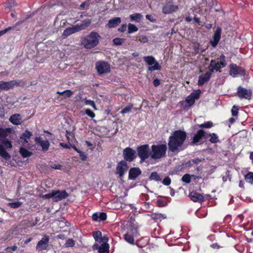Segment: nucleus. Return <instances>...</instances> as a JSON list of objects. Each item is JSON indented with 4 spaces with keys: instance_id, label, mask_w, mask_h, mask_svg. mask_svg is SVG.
I'll use <instances>...</instances> for the list:
<instances>
[{
    "instance_id": "obj_43",
    "label": "nucleus",
    "mask_w": 253,
    "mask_h": 253,
    "mask_svg": "<svg viewBox=\"0 0 253 253\" xmlns=\"http://www.w3.org/2000/svg\"><path fill=\"white\" fill-rule=\"evenodd\" d=\"M182 180L186 183H189L191 181L190 175L188 174H185L182 176Z\"/></svg>"
},
{
    "instance_id": "obj_55",
    "label": "nucleus",
    "mask_w": 253,
    "mask_h": 253,
    "mask_svg": "<svg viewBox=\"0 0 253 253\" xmlns=\"http://www.w3.org/2000/svg\"><path fill=\"white\" fill-rule=\"evenodd\" d=\"M50 167L55 169H60L61 166L60 164H53L51 165Z\"/></svg>"
},
{
    "instance_id": "obj_18",
    "label": "nucleus",
    "mask_w": 253,
    "mask_h": 253,
    "mask_svg": "<svg viewBox=\"0 0 253 253\" xmlns=\"http://www.w3.org/2000/svg\"><path fill=\"white\" fill-rule=\"evenodd\" d=\"M221 28L217 27L213 35V40L211 41L210 42L212 46L215 47L220 41L221 34Z\"/></svg>"
},
{
    "instance_id": "obj_58",
    "label": "nucleus",
    "mask_w": 253,
    "mask_h": 253,
    "mask_svg": "<svg viewBox=\"0 0 253 253\" xmlns=\"http://www.w3.org/2000/svg\"><path fill=\"white\" fill-rule=\"evenodd\" d=\"M5 131L2 128H0V138L5 137L6 136Z\"/></svg>"
},
{
    "instance_id": "obj_50",
    "label": "nucleus",
    "mask_w": 253,
    "mask_h": 253,
    "mask_svg": "<svg viewBox=\"0 0 253 253\" xmlns=\"http://www.w3.org/2000/svg\"><path fill=\"white\" fill-rule=\"evenodd\" d=\"M238 108L235 106H233V107H232V110H231L232 116H237L238 114Z\"/></svg>"
},
{
    "instance_id": "obj_37",
    "label": "nucleus",
    "mask_w": 253,
    "mask_h": 253,
    "mask_svg": "<svg viewBox=\"0 0 253 253\" xmlns=\"http://www.w3.org/2000/svg\"><path fill=\"white\" fill-rule=\"evenodd\" d=\"M246 180L251 184H253V172H249L245 176Z\"/></svg>"
},
{
    "instance_id": "obj_3",
    "label": "nucleus",
    "mask_w": 253,
    "mask_h": 253,
    "mask_svg": "<svg viewBox=\"0 0 253 253\" xmlns=\"http://www.w3.org/2000/svg\"><path fill=\"white\" fill-rule=\"evenodd\" d=\"M165 144L153 145L151 146L150 157L153 159H159L164 156L167 150Z\"/></svg>"
},
{
    "instance_id": "obj_46",
    "label": "nucleus",
    "mask_w": 253,
    "mask_h": 253,
    "mask_svg": "<svg viewBox=\"0 0 253 253\" xmlns=\"http://www.w3.org/2000/svg\"><path fill=\"white\" fill-rule=\"evenodd\" d=\"M128 232H130L134 237H137L138 236V230L136 227L132 228Z\"/></svg>"
},
{
    "instance_id": "obj_61",
    "label": "nucleus",
    "mask_w": 253,
    "mask_h": 253,
    "mask_svg": "<svg viewBox=\"0 0 253 253\" xmlns=\"http://www.w3.org/2000/svg\"><path fill=\"white\" fill-rule=\"evenodd\" d=\"M79 153H80V156L82 160H85L86 159V156H85L84 152L81 151H79Z\"/></svg>"
},
{
    "instance_id": "obj_21",
    "label": "nucleus",
    "mask_w": 253,
    "mask_h": 253,
    "mask_svg": "<svg viewBox=\"0 0 253 253\" xmlns=\"http://www.w3.org/2000/svg\"><path fill=\"white\" fill-rule=\"evenodd\" d=\"M141 171L138 168H131L129 171L128 177L130 179L134 180L141 174Z\"/></svg>"
},
{
    "instance_id": "obj_59",
    "label": "nucleus",
    "mask_w": 253,
    "mask_h": 253,
    "mask_svg": "<svg viewBox=\"0 0 253 253\" xmlns=\"http://www.w3.org/2000/svg\"><path fill=\"white\" fill-rule=\"evenodd\" d=\"M126 29V25H123L119 29V31L121 32H124Z\"/></svg>"
},
{
    "instance_id": "obj_16",
    "label": "nucleus",
    "mask_w": 253,
    "mask_h": 253,
    "mask_svg": "<svg viewBox=\"0 0 253 253\" xmlns=\"http://www.w3.org/2000/svg\"><path fill=\"white\" fill-rule=\"evenodd\" d=\"M135 151L130 148H126L123 151V155L125 160L131 162L135 158Z\"/></svg>"
},
{
    "instance_id": "obj_62",
    "label": "nucleus",
    "mask_w": 253,
    "mask_h": 253,
    "mask_svg": "<svg viewBox=\"0 0 253 253\" xmlns=\"http://www.w3.org/2000/svg\"><path fill=\"white\" fill-rule=\"evenodd\" d=\"M146 18L150 20L151 22H154L155 21V19H154L153 17L148 14L146 15Z\"/></svg>"
},
{
    "instance_id": "obj_24",
    "label": "nucleus",
    "mask_w": 253,
    "mask_h": 253,
    "mask_svg": "<svg viewBox=\"0 0 253 253\" xmlns=\"http://www.w3.org/2000/svg\"><path fill=\"white\" fill-rule=\"evenodd\" d=\"M210 74L209 73H206L204 75H200L199 77L198 85H203L210 80Z\"/></svg>"
},
{
    "instance_id": "obj_8",
    "label": "nucleus",
    "mask_w": 253,
    "mask_h": 253,
    "mask_svg": "<svg viewBox=\"0 0 253 253\" xmlns=\"http://www.w3.org/2000/svg\"><path fill=\"white\" fill-rule=\"evenodd\" d=\"M143 59L150 66L148 68L149 71H153L154 70H160L161 66L152 56H144Z\"/></svg>"
},
{
    "instance_id": "obj_36",
    "label": "nucleus",
    "mask_w": 253,
    "mask_h": 253,
    "mask_svg": "<svg viewBox=\"0 0 253 253\" xmlns=\"http://www.w3.org/2000/svg\"><path fill=\"white\" fill-rule=\"evenodd\" d=\"M32 135V133L31 132L26 130L25 132H24L21 137V139H24L26 142H28L26 139L27 138H30Z\"/></svg>"
},
{
    "instance_id": "obj_60",
    "label": "nucleus",
    "mask_w": 253,
    "mask_h": 253,
    "mask_svg": "<svg viewBox=\"0 0 253 253\" xmlns=\"http://www.w3.org/2000/svg\"><path fill=\"white\" fill-rule=\"evenodd\" d=\"M208 69H209V71L207 72L206 73H209L210 74V77H211L212 74L213 73V71L215 70L214 69L211 68V63L210 64Z\"/></svg>"
},
{
    "instance_id": "obj_64",
    "label": "nucleus",
    "mask_w": 253,
    "mask_h": 253,
    "mask_svg": "<svg viewBox=\"0 0 253 253\" xmlns=\"http://www.w3.org/2000/svg\"><path fill=\"white\" fill-rule=\"evenodd\" d=\"M57 238L60 239H64L65 238V235L63 234H59L57 236Z\"/></svg>"
},
{
    "instance_id": "obj_30",
    "label": "nucleus",
    "mask_w": 253,
    "mask_h": 253,
    "mask_svg": "<svg viewBox=\"0 0 253 253\" xmlns=\"http://www.w3.org/2000/svg\"><path fill=\"white\" fill-rule=\"evenodd\" d=\"M20 154L24 157L26 158L32 155V153L27 150L26 149L21 147L19 150Z\"/></svg>"
},
{
    "instance_id": "obj_7",
    "label": "nucleus",
    "mask_w": 253,
    "mask_h": 253,
    "mask_svg": "<svg viewBox=\"0 0 253 253\" xmlns=\"http://www.w3.org/2000/svg\"><path fill=\"white\" fill-rule=\"evenodd\" d=\"M218 60L216 62L214 60H211V67L214 69L216 71L220 72V69L225 67L226 65L225 56L222 54L218 58Z\"/></svg>"
},
{
    "instance_id": "obj_51",
    "label": "nucleus",
    "mask_w": 253,
    "mask_h": 253,
    "mask_svg": "<svg viewBox=\"0 0 253 253\" xmlns=\"http://www.w3.org/2000/svg\"><path fill=\"white\" fill-rule=\"evenodd\" d=\"M85 113L87 115H88V116L92 118L95 117V114L89 109H86L85 110Z\"/></svg>"
},
{
    "instance_id": "obj_31",
    "label": "nucleus",
    "mask_w": 253,
    "mask_h": 253,
    "mask_svg": "<svg viewBox=\"0 0 253 253\" xmlns=\"http://www.w3.org/2000/svg\"><path fill=\"white\" fill-rule=\"evenodd\" d=\"M208 136L210 137L209 140L212 143H215L219 141L218 136L214 133L209 134Z\"/></svg>"
},
{
    "instance_id": "obj_13",
    "label": "nucleus",
    "mask_w": 253,
    "mask_h": 253,
    "mask_svg": "<svg viewBox=\"0 0 253 253\" xmlns=\"http://www.w3.org/2000/svg\"><path fill=\"white\" fill-rule=\"evenodd\" d=\"M49 241V236L44 235L37 243L36 250L38 251H42L46 250L48 246Z\"/></svg>"
},
{
    "instance_id": "obj_54",
    "label": "nucleus",
    "mask_w": 253,
    "mask_h": 253,
    "mask_svg": "<svg viewBox=\"0 0 253 253\" xmlns=\"http://www.w3.org/2000/svg\"><path fill=\"white\" fill-rule=\"evenodd\" d=\"M86 104L90 105L94 108L95 109H96L95 104L93 101L91 100H86Z\"/></svg>"
},
{
    "instance_id": "obj_4",
    "label": "nucleus",
    "mask_w": 253,
    "mask_h": 253,
    "mask_svg": "<svg viewBox=\"0 0 253 253\" xmlns=\"http://www.w3.org/2000/svg\"><path fill=\"white\" fill-rule=\"evenodd\" d=\"M90 21L88 20L86 21H84L80 25L78 24L72 27L67 28L64 31L63 36L65 37H67L72 34H74L81 30H84L85 29L86 27H87L90 25Z\"/></svg>"
},
{
    "instance_id": "obj_34",
    "label": "nucleus",
    "mask_w": 253,
    "mask_h": 253,
    "mask_svg": "<svg viewBox=\"0 0 253 253\" xmlns=\"http://www.w3.org/2000/svg\"><path fill=\"white\" fill-rule=\"evenodd\" d=\"M150 180H154L156 181H159L161 180L160 176L156 172H153L151 173L150 176Z\"/></svg>"
},
{
    "instance_id": "obj_38",
    "label": "nucleus",
    "mask_w": 253,
    "mask_h": 253,
    "mask_svg": "<svg viewBox=\"0 0 253 253\" xmlns=\"http://www.w3.org/2000/svg\"><path fill=\"white\" fill-rule=\"evenodd\" d=\"M22 204V202L17 201L13 203H9L8 204V205L12 208L16 209L20 207Z\"/></svg>"
},
{
    "instance_id": "obj_1",
    "label": "nucleus",
    "mask_w": 253,
    "mask_h": 253,
    "mask_svg": "<svg viewBox=\"0 0 253 253\" xmlns=\"http://www.w3.org/2000/svg\"><path fill=\"white\" fill-rule=\"evenodd\" d=\"M186 138L185 132L178 130L175 131L169 137L168 146L171 152H178L182 150V147Z\"/></svg>"
},
{
    "instance_id": "obj_6",
    "label": "nucleus",
    "mask_w": 253,
    "mask_h": 253,
    "mask_svg": "<svg viewBox=\"0 0 253 253\" xmlns=\"http://www.w3.org/2000/svg\"><path fill=\"white\" fill-rule=\"evenodd\" d=\"M101 245L99 246L98 244H95L93 245L92 248L94 250H98L99 253H108L109 246L107 242L108 238L107 236H104L102 239Z\"/></svg>"
},
{
    "instance_id": "obj_23",
    "label": "nucleus",
    "mask_w": 253,
    "mask_h": 253,
    "mask_svg": "<svg viewBox=\"0 0 253 253\" xmlns=\"http://www.w3.org/2000/svg\"><path fill=\"white\" fill-rule=\"evenodd\" d=\"M206 132L203 129H200L193 137L192 143H196L200 141V139L205 136Z\"/></svg>"
},
{
    "instance_id": "obj_10",
    "label": "nucleus",
    "mask_w": 253,
    "mask_h": 253,
    "mask_svg": "<svg viewBox=\"0 0 253 253\" xmlns=\"http://www.w3.org/2000/svg\"><path fill=\"white\" fill-rule=\"evenodd\" d=\"M252 95V90L241 86L237 88V95L241 99H251Z\"/></svg>"
},
{
    "instance_id": "obj_47",
    "label": "nucleus",
    "mask_w": 253,
    "mask_h": 253,
    "mask_svg": "<svg viewBox=\"0 0 253 253\" xmlns=\"http://www.w3.org/2000/svg\"><path fill=\"white\" fill-rule=\"evenodd\" d=\"M203 160H204V159H199V158H196V159H192V160H190L189 161V163L191 165L198 164L200 163V162H201Z\"/></svg>"
},
{
    "instance_id": "obj_12",
    "label": "nucleus",
    "mask_w": 253,
    "mask_h": 253,
    "mask_svg": "<svg viewBox=\"0 0 253 253\" xmlns=\"http://www.w3.org/2000/svg\"><path fill=\"white\" fill-rule=\"evenodd\" d=\"M95 68L99 74H104L110 72V65L105 61H98L96 63Z\"/></svg>"
},
{
    "instance_id": "obj_33",
    "label": "nucleus",
    "mask_w": 253,
    "mask_h": 253,
    "mask_svg": "<svg viewBox=\"0 0 253 253\" xmlns=\"http://www.w3.org/2000/svg\"><path fill=\"white\" fill-rule=\"evenodd\" d=\"M57 93L63 96L68 97L73 94V92L70 90H66L62 92L57 91Z\"/></svg>"
},
{
    "instance_id": "obj_40",
    "label": "nucleus",
    "mask_w": 253,
    "mask_h": 253,
    "mask_svg": "<svg viewBox=\"0 0 253 253\" xmlns=\"http://www.w3.org/2000/svg\"><path fill=\"white\" fill-rule=\"evenodd\" d=\"M2 145L7 148H12V144L11 142L7 139H4L2 142Z\"/></svg>"
},
{
    "instance_id": "obj_56",
    "label": "nucleus",
    "mask_w": 253,
    "mask_h": 253,
    "mask_svg": "<svg viewBox=\"0 0 253 253\" xmlns=\"http://www.w3.org/2000/svg\"><path fill=\"white\" fill-rule=\"evenodd\" d=\"M92 219L94 221H97L98 219H99V213H94L92 216Z\"/></svg>"
},
{
    "instance_id": "obj_9",
    "label": "nucleus",
    "mask_w": 253,
    "mask_h": 253,
    "mask_svg": "<svg viewBox=\"0 0 253 253\" xmlns=\"http://www.w3.org/2000/svg\"><path fill=\"white\" fill-rule=\"evenodd\" d=\"M179 9L178 6L174 4L172 1L166 2L163 6L162 12L164 14H169L176 12Z\"/></svg>"
},
{
    "instance_id": "obj_49",
    "label": "nucleus",
    "mask_w": 253,
    "mask_h": 253,
    "mask_svg": "<svg viewBox=\"0 0 253 253\" xmlns=\"http://www.w3.org/2000/svg\"><path fill=\"white\" fill-rule=\"evenodd\" d=\"M138 41L141 42L145 43L147 42L148 40L147 37L145 36H141L139 37Z\"/></svg>"
},
{
    "instance_id": "obj_48",
    "label": "nucleus",
    "mask_w": 253,
    "mask_h": 253,
    "mask_svg": "<svg viewBox=\"0 0 253 253\" xmlns=\"http://www.w3.org/2000/svg\"><path fill=\"white\" fill-rule=\"evenodd\" d=\"M163 183L165 185H169L171 183V179L170 178L166 176L163 180L162 181Z\"/></svg>"
},
{
    "instance_id": "obj_14",
    "label": "nucleus",
    "mask_w": 253,
    "mask_h": 253,
    "mask_svg": "<svg viewBox=\"0 0 253 253\" xmlns=\"http://www.w3.org/2000/svg\"><path fill=\"white\" fill-rule=\"evenodd\" d=\"M245 74V72L243 68L239 67L235 64L230 65V75L233 77H236L238 75L242 76Z\"/></svg>"
},
{
    "instance_id": "obj_45",
    "label": "nucleus",
    "mask_w": 253,
    "mask_h": 253,
    "mask_svg": "<svg viewBox=\"0 0 253 253\" xmlns=\"http://www.w3.org/2000/svg\"><path fill=\"white\" fill-rule=\"evenodd\" d=\"M132 108V105H129L126 107H125L121 111V113L122 114H125L130 111L131 109Z\"/></svg>"
},
{
    "instance_id": "obj_5",
    "label": "nucleus",
    "mask_w": 253,
    "mask_h": 253,
    "mask_svg": "<svg viewBox=\"0 0 253 253\" xmlns=\"http://www.w3.org/2000/svg\"><path fill=\"white\" fill-rule=\"evenodd\" d=\"M68 196V193L65 190H53L51 193L42 195V198L46 199L53 198L55 202H57L65 199Z\"/></svg>"
},
{
    "instance_id": "obj_20",
    "label": "nucleus",
    "mask_w": 253,
    "mask_h": 253,
    "mask_svg": "<svg viewBox=\"0 0 253 253\" xmlns=\"http://www.w3.org/2000/svg\"><path fill=\"white\" fill-rule=\"evenodd\" d=\"M189 197L190 198L191 200L195 202H202L204 201V196L196 192V191H192L189 194Z\"/></svg>"
},
{
    "instance_id": "obj_35",
    "label": "nucleus",
    "mask_w": 253,
    "mask_h": 253,
    "mask_svg": "<svg viewBox=\"0 0 253 253\" xmlns=\"http://www.w3.org/2000/svg\"><path fill=\"white\" fill-rule=\"evenodd\" d=\"M138 31V28L134 25L129 23L128 24V33H132Z\"/></svg>"
},
{
    "instance_id": "obj_32",
    "label": "nucleus",
    "mask_w": 253,
    "mask_h": 253,
    "mask_svg": "<svg viewBox=\"0 0 253 253\" xmlns=\"http://www.w3.org/2000/svg\"><path fill=\"white\" fill-rule=\"evenodd\" d=\"M134 238L130 232H127L125 235V240L131 244H134Z\"/></svg>"
},
{
    "instance_id": "obj_17",
    "label": "nucleus",
    "mask_w": 253,
    "mask_h": 253,
    "mask_svg": "<svg viewBox=\"0 0 253 253\" xmlns=\"http://www.w3.org/2000/svg\"><path fill=\"white\" fill-rule=\"evenodd\" d=\"M35 142L36 144L39 145L42 147V150L43 152L48 150L50 143L47 140H43L41 137H36L35 138Z\"/></svg>"
},
{
    "instance_id": "obj_57",
    "label": "nucleus",
    "mask_w": 253,
    "mask_h": 253,
    "mask_svg": "<svg viewBox=\"0 0 253 253\" xmlns=\"http://www.w3.org/2000/svg\"><path fill=\"white\" fill-rule=\"evenodd\" d=\"M13 28H14V27H9L8 28L5 29L4 30L0 31V36L2 35L3 34L6 33L7 32H8L10 30L12 29Z\"/></svg>"
},
{
    "instance_id": "obj_44",
    "label": "nucleus",
    "mask_w": 253,
    "mask_h": 253,
    "mask_svg": "<svg viewBox=\"0 0 253 253\" xmlns=\"http://www.w3.org/2000/svg\"><path fill=\"white\" fill-rule=\"evenodd\" d=\"M124 41V39L117 38L113 40L114 43L116 45H121Z\"/></svg>"
},
{
    "instance_id": "obj_15",
    "label": "nucleus",
    "mask_w": 253,
    "mask_h": 253,
    "mask_svg": "<svg viewBox=\"0 0 253 253\" xmlns=\"http://www.w3.org/2000/svg\"><path fill=\"white\" fill-rule=\"evenodd\" d=\"M128 168L127 163L125 161H122L117 165L116 173L119 174L120 177H122Z\"/></svg>"
},
{
    "instance_id": "obj_53",
    "label": "nucleus",
    "mask_w": 253,
    "mask_h": 253,
    "mask_svg": "<svg viewBox=\"0 0 253 253\" xmlns=\"http://www.w3.org/2000/svg\"><path fill=\"white\" fill-rule=\"evenodd\" d=\"M154 218L155 219H161V218L165 219V218H166V216L165 214L160 213V214H156Z\"/></svg>"
},
{
    "instance_id": "obj_41",
    "label": "nucleus",
    "mask_w": 253,
    "mask_h": 253,
    "mask_svg": "<svg viewBox=\"0 0 253 253\" xmlns=\"http://www.w3.org/2000/svg\"><path fill=\"white\" fill-rule=\"evenodd\" d=\"M16 5V4L15 3V1L13 0H8L6 3V6L9 9H11L12 8L15 7Z\"/></svg>"
},
{
    "instance_id": "obj_39",
    "label": "nucleus",
    "mask_w": 253,
    "mask_h": 253,
    "mask_svg": "<svg viewBox=\"0 0 253 253\" xmlns=\"http://www.w3.org/2000/svg\"><path fill=\"white\" fill-rule=\"evenodd\" d=\"M213 126L212 123L210 121L205 122L199 125V127L202 128H211Z\"/></svg>"
},
{
    "instance_id": "obj_22",
    "label": "nucleus",
    "mask_w": 253,
    "mask_h": 253,
    "mask_svg": "<svg viewBox=\"0 0 253 253\" xmlns=\"http://www.w3.org/2000/svg\"><path fill=\"white\" fill-rule=\"evenodd\" d=\"M121 22L120 17H115L108 21V26L109 28H113L118 26Z\"/></svg>"
},
{
    "instance_id": "obj_29",
    "label": "nucleus",
    "mask_w": 253,
    "mask_h": 253,
    "mask_svg": "<svg viewBox=\"0 0 253 253\" xmlns=\"http://www.w3.org/2000/svg\"><path fill=\"white\" fill-rule=\"evenodd\" d=\"M93 236L96 242H98L99 243H101L102 239L103 236H102V233L100 231H97L94 232L93 234Z\"/></svg>"
},
{
    "instance_id": "obj_28",
    "label": "nucleus",
    "mask_w": 253,
    "mask_h": 253,
    "mask_svg": "<svg viewBox=\"0 0 253 253\" xmlns=\"http://www.w3.org/2000/svg\"><path fill=\"white\" fill-rule=\"evenodd\" d=\"M0 156L5 159L10 158V155L5 150L4 146L2 144H0Z\"/></svg>"
},
{
    "instance_id": "obj_25",
    "label": "nucleus",
    "mask_w": 253,
    "mask_h": 253,
    "mask_svg": "<svg viewBox=\"0 0 253 253\" xmlns=\"http://www.w3.org/2000/svg\"><path fill=\"white\" fill-rule=\"evenodd\" d=\"M9 121L14 125H19L21 123V118L20 115L19 114H15L12 115L10 118Z\"/></svg>"
},
{
    "instance_id": "obj_2",
    "label": "nucleus",
    "mask_w": 253,
    "mask_h": 253,
    "mask_svg": "<svg viewBox=\"0 0 253 253\" xmlns=\"http://www.w3.org/2000/svg\"><path fill=\"white\" fill-rule=\"evenodd\" d=\"M99 34L95 32H92L88 35L85 36L82 40V44L86 49H91L96 46L99 43Z\"/></svg>"
},
{
    "instance_id": "obj_63",
    "label": "nucleus",
    "mask_w": 253,
    "mask_h": 253,
    "mask_svg": "<svg viewBox=\"0 0 253 253\" xmlns=\"http://www.w3.org/2000/svg\"><path fill=\"white\" fill-rule=\"evenodd\" d=\"M160 84L159 80L158 79H155L153 81V84L155 86H158Z\"/></svg>"
},
{
    "instance_id": "obj_52",
    "label": "nucleus",
    "mask_w": 253,
    "mask_h": 253,
    "mask_svg": "<svg viewBox=\"0 0 253 253\" xmlns=\"http://www.w3.org/2000/svg\"><path fill=\"white\" fill-rule=\"evenodd\" d=\"M99 220H105L106 219L107 215L105 212L99 213Z\"/></svg>"
},
{
    "instance_id": "obj_11",
    "label": "nucleus",
    "mask_w": 253,
    "mask_h": 253,
    "mask_svg": "<svg viewBox=\"0 0 253 253\" xmlns=\"http://www.w3.org/2000/svg\"><path fill=\"white\" fill-rule=\"evenodd\" d=\"M138 155L144 161L150 157V151L148 144L142 145L137 148Z\"/></svg>"
},
{
    "instance_id": "obj_42",
    "label": "nucleus",
    "mask_w": 253,
    "mask_h": 253,
    "mask_svg": "<svg viewBox=\"0 0 253 253\" xmlns=\"http://www.w3.org/2000/svg\"><path fill=\"white\" fill-rule=\"evenodd\" d=\"M74 245L75 242L72 239H68L65 244L66 247H72Z\"/></svg>"
},
{
    "instance_id": "obj_26",
    "label": "nucleus",
    "mask_w": 253,
    "mask_h": 253,
    "mask_svg": "<svg viewBox=\"0 0 253 253\" xmlns=\"http://www.w3.org/2000/svg\"><path fill=\"white\" fill-rule=\"evenodd\" d=\"M198 98H199V94L191 93L186 98V101L189 106H191L194 103L195 100Z\"/></svg>"
},
{
    "instance_id": "obj_19",
    "label": "nucleus",
    "mask_w": 253,
    "mask_h": 253,
    "mask_svg": "<svg viewBox=\"0 0 253 253\" xmlns=\"http://www.w3.org/2000/svg\"><path fill=\"white\" fill-rule=\"evenodd\" d=\"M0 83L1 89L4 90H8L15 86L19 85V83L14 80L10 81V82H7L0 81Z\"/></svg>"
},
{
    "instance_id": "obj_27",
    "label": "nucleus",
    "mask_w": 253,
    "mask_h": 253,
    "mask_svg": "<svg viewBox=\"0 0 253 253\" xmlns=\"http://www.w3.org/2000/svg\"><path fill=\"white\" fill-rule=\"evenodd\" d=\"M131 21H134L135 22H139L141 20L143 16L140 13H134L129 16Z\"/></svg>"
}]
</instances>
